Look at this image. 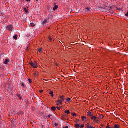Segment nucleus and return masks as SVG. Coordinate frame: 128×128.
<instances>
[{
	"label": "nucleus",
	"mask_w": 128,
	"mask_h": 128,
	"mask_svg": "<svg viewBox=\"0 0 128 128\" xmlns=\"http://www.w3.org/2000/svg\"><path fill=\"white\" fill-rule=\"evenodd\" d=\"M86 10L87 11V12H90V8H86Z\"/></svg>",
	"instance_id": "nucleus-31"
},
{
	"label": "nucleus",
	"mask_w": 128,
	"mask_h": 128,
	"mask_svg": "<svg viewBox=\"0 0 128 128\" xmlns=\"http://www.w3.org/2000/svg\"><path fill=\"white\" fill-rule=\"evenodd\" d=\"M42 128H44V125L42 126Z\"/></svg>",
	"instance_id": "nucleus-45"
},
{
	"label": "nucleus",
	"mask_w": 128,
	"mask_h": 128,
	"mask_svg": "<svg viewBox=\"0 0 128 128\" xmlns=\"http://www.w3.org/2000/svg\"><path fill=\"white\" fill-rule=\"evenodd\" d=\"M54 64L56 66H58V63H54Z\"/></svg>",
	"instance_id": "nucleus-34"
},
{
	"label": "nucleus",
	"mask_w": 128,
	"mask_h": 128,
	"mask_svg": "<svg viewBox=\"0 0 128 128\" xmlns=\"http://www.w3.org/2000/svg\"><path fill=\"white\" fill-rule=\"evenodd\" d=\"M52 112H56V108L54 106L52 107Z\"/></svg>",
	"instance_id": "nucleus-9"
},
{
	"label": "nucleus",
	"mask_w": 128,
	"mask_h": 128,
	"mask_svg": "<svg viewBox=\"0 0 128 128\" xmlns=\"http://www.w3.org/2000/svg\"><path fill=\"white\" fill-rule=\"evenodd\" d=\"M49 40L51 42H54V40H52V38H50V36L49 37Z\"/></svg>",
	"instance_id": "nucleus-21"
},
{
	"label": "nucleus",
	"mask_w": 128,
	"mask_h": 128,
	"mask_svg": "<svg viewBox=\"0 0 128 128\" xmlns=\"http://www.w3.org/2000/svg\"><path fill=\"white\" fill-rule=\"evenodd\" d=\"M34 76L36 78L38 76V73L36 72L34 74Z\"/></svg>",
	"instance_id": "nucleus-28"
},
{
	"label": "nucleus",
	"mask_w": 128,
	"mask_h": 128,
	"mask_svg": "<svg viewBox=\"0 0 128 128\" xmlns=\"http://www.w3.org/2000/svg\"><path fill=\"white\" fill-rule=\"evenodd\" d=\"M6 28H8V30L10 32L12 30V28H13L12 26L10 25V26H7Z\"/></svg>",
	"instance_id": "nucleus-3"
},
{
	"label": "nucleus",
	"mask_w": 128,
	"mask_h": 128,
	"mask_svg": "<svg viewBox=\"0 0 128 128\" xmlns=\"http://www.w3.org/2000/svg\"><path fill=\"white\" fill-rule=\"evenodd\" d=\"M62 118H64V115H62Z\"/></svg>",
	"instance_id": "nucleus-43"
},
{
	"label": "nucleus",
	"mask_w": 128,
	"mask_h": 128,
	"mask_svg": "<svg viewBox=\"0 0 128 128\" xmlns=\"http://www.w3.org/2000/svg\"><path fill=\"white\" fill-rule=\"evenodd\" d=\"M72 116L74 118V116H77L76 114V113H71Z\"/></svg>",
	"instance_id": "nucleus-19"
},
{
	"label": "nucleus",
	"mask_w": 128,
	"mask_h": 128,
	"mask_svg": "<svg viewBox=\"0 0 128 128\" xmlns=\"http://www.w3.org/2000/svg\"><path fill=\"white\" fill-rule=\"evenodd\" d=\"M126 16H128V12H127V14H125Z\"/></svg>",
	"instance_id": "nucleus-36"
},
{
	"label": "nucleus",
	"mask_w": 128,
	"mask_h": 128,
	"mask_svg": "<svg viewBox=\"0 0 128 128\" xmlns=\"http://www.w3.org/2000/svg\"><path fill=\"white\" fill-rule=\"evenodd\" d=\"M80 124H75V128H80Z\"/></svg>",
	"instance_id": "nucleus-13"
},
{
	"label": "nucleus",
	"mask_w": 128,
	"mask_h": 128,
	"mask_svg": "<svg viewBox=\"0 0 128 128\" xmlns=\"http://www.w3.org/2000/svg\"><path fill=\"white\" fill-rule=\"evenodd\" d=\"M60 98H61L62 100L64 98V96H60Z\"/></svg>",
	"instance_id": "nucleus-27"
},
{
	"label": "nucleus",
	"mask_w": 128,
	"mask_h": 128,
	"mask_svg": "<svg viewBox=\"0 0 128 128\" xmlns=\"http://www.w3.org/2000/svg\"><path fill=\"white\" fill-rule=\"evenodd\" d=\"M24 10L26 12L28 13V10H26V8H24Z\"/></svg>",
	"instance_id": "nucleus-23"
},
{
	"label": "nucleus",
	"mask_w": 128,
	"mask_h": 128,
	"mask_svg": "<svg viewBox=\"0 0 128 128\" xmlns=\"http://www.w3.org/2000/svg\"><path fill=\"white\" fill-rule=\"evenodd\" d=\"M78 122H80V120H78V119H76V120H75V122H76V124H78Z\"/></svg>",
	"instance_id": "nucleus-26"
},
{
	"label": "nucleus",
	"mask_w": 128,
	"mask_h": 128,
	"mask_svg": "<svg viewBox=\"0 0 128 128\" xmlns=\"http://www.w3.org/2000/svg\"><path fill=\"white\" fill-rule=\"evenodd\" d=\"M28 82L30 84H32V80L30 78L28 79Z\"/></svg>",
	"instance_id": "nucleus-22"
},
{
	"label": "nucleus",
	"mask_w": 128,
	"mask_h": 128,
	"mask_svg": "<svg viewBox=\"0 0 128 128\" xmlns=\"http://www.w3.org/2000/svg\"><path fill=\"white\" fill-rule=\"evenodd\" d=\"M22 86L24 87V88H26V86L24 85V83H22V84H21Z\"/></svg>",
	"instance_id": "nucleus-25"
},
{
	"label": "nucleus",
	"mask_w": 128,
	"mask_h": 128,
	"mask_svg": "<svg viewBox=\"0 0 128 128\" xmlns=\"http://www.w3.org/2000/svg\"><path fill=\"white\" fill-rule=\"evenodd\" d=\"M66 102H72V99L70 98H68L66 99Z\"/></svg>",
	"instance_id": "nucleus-11"
},
{
	"label": "nucleus",
	"mask_w": 128,
	"mask_h": 128,
	"mask_svg": "<svg viewBox=\"0 0 128 128\" xmlns=\"http://www.w3.org/2000/svg\"><path fill=\"white\" fill-rule=\"evenodd\" d=\"M104 118V115L102 114H100V116L98 118L99 120H102V118Z\"/></svg>",
	"instance_id": "nucleus-6"
},
{
	"label": "nucleus",
	"mask_w": 128,
	"mask_h": 128,
	"mask_svg": "<svg viewBox=\"0 0 128 128\" xmlns=\"http://www.w3.org/2000/svg\"><path fill=\"white\" fill-rule=\"evenodd\" d=\"M50 94L51 96H52V98H54V92L51 91L50 92Z\"/></svg>",
	"instance_id": "nucleus-17"
},
{
	"label": "nucleus",
	"mask_w": 128,
	"mask_h": 128,
	"mask_svg": "<svg viewBox=\"0 0 128 128\" xmlns=\"http://www.w3.org/2000/svg\"><path fill=\"white\" fill-rule=\"evenodd\" d=\"M18 98H20V100H22V97H20V95H19Z\"/></svg>",
	"instance_id": "nucleus-37"
},
{
	"label": "nucleus",
	"mask_w": 128,
	"mask_h": 128,
	"mask_svg": "<svg viewBox=\"0 0 128 128\" xmlns=\"http://www.w3.org/2000/svg\"><path fill=\"white\" fill-rule=\"evenodd\" d=\"M30 64V66H32L33 68H38V66H37L36 62H34V63L32 62Z\"/></svg>",
	"instance_id": "nucleus-1"
},
{
	"label": "nucleus",
	"mask_w": 128,
	"mask_h": 128,
	"mask_svg": "<svg viewBox=\"0 0 128 128\" xmlns=\"http://www.w3.org/2000/svg\"><path fill=\"white\" fill-rule=\"evenodd\" d=\"M40 94H42V92H44V90H40Z\"/></svg>",
	"instance_id": "nucleus-33"
},
{
	"label": "nucleus",
	"mask_w": 128,
	"mask_h": 128,
	"mask_svg": "<svg viewBox=\"0 0 128 128\" xmlns=\"http://www.w3.org/2000/svg\"><path fill=\"white\" fill-rule=\"evenodd\" d=\"M36 2H38V0H36Z\"/></svg>",
	"instance_id": "nucleus-44"
},
{
	"label": "nucleus",
	"mask_w": 128,
	"mask_h": 128,
	"mask_svg": "<svg viewBox=\"0 0 128 128\" xmlns=\"http://www.w3.org/2000/svg\"><path fill=\"white\" fill-rule=\"evenodd\" d=\"M64 128H68V126H66V127H64Z\"/></svg>",
	"instance_id": "nucleus-41"
},
{
	"label": "nucleus",
	"mask_w": 128,
	"mask_h": 128,
	"mask_svg": "<svg viewBox=\"0 0 128 128\" xmlns=\"http://www.w3.org/2000/svg\"><path fill=\"white\" fill-rule=\"evenodd\" d=\"M64 113L67 114H70V110H66L64 112Z\"/></svg>",
	"instance_id": "nucleus-12"
},
{
	"label": "nucleus",
	"mask_w": 128,
	"mask_h": 128,
	"mask_svg": "<svg viewBox=\"0 0 128 128\" xmlns=\"http://www.w3.org/2000/svg\"><path fill=\"white\" fill-rule=\"evenodd\" d=\"M114 128H120V125L116 124H114Z\"/></svg>",
	"instance_id": "nucleus-15"
},
{
	"label": "nucleus",
	"mask_w": 128,
	"mask_h": 128,
	"mask_svg": "<svg viewBox=\"0 0 128 128\" xmlns=\"http://www.w3.org/2000/svg\"><path fill=\"white\" fill-rule=\"evenodd\" d=\"M106 128H110V127L109 126H106Z\"/></svg>",
	"instance_id": "nucleus-40"
},
{
	"label": "nucleus",
	"mask_w": 128,
	"mask_h": 128,
	"mask_svg": "<svg viewBox=\"0 0 128 128\" xmlns=\"http://www.w3.org/2000/svg\"><path fill=\"white\" fill-rule=\"evenodd\" d=\"M14 40H18V35H16L15 36H14Z\"/></svg>",
	"instance_id": "nucleus-18"
},
{
	"label": "nucleus",
	"mask_w": 128,
	"mask_h": 128,
	"mask_svg": "<svg viewBox=\"0 0 128 128\" xmlns=\"http://www.w3.org/2000/svg\"><path fill=\"white\" fill-rule=\"evenodd\" d=\"M62 102H64V98H63V99H62Z\"/></svg>",
	"instance_id": "nucleus-38"
},
{
	"label": "nucleus",
	"mask_w": 128,
	"mask_h": 128,
	"mask_svg": "<svg viewBox=\"0 0 128 128\" xmlns=\"http://www.w3.org/2000/svg\"><path fill=\"white\" fill-rule=\"evenodd\" d=\"M86 128H94V126H90V124H86Z\"/></svg>",
	"instance_id": "nucleus-5"
},
{
	"label": "nucleus",
	"mask_w": 128,
	"mask_h": 128,
	"mask_svg": "<svg viewBox=\"0 0 128 128\" xmlns=\"http://www.w3.org/2000/svg\"><path fill=\"white\" fill-rule=\"evenodd\" d=\"M26 2H30V0H26Z\"/></svg>",
	"instance_id": "nucleus-42"
},
{
	"label": "nucleus",
	"mask_w": 128,
	"mask_h": 128,
	"mask_svg": "<svg viewBox=\"0 0 128 128\" xmlns=\"http://www.w3.org/2000/svg\"><path fill=\"white\" fill-rule=\"evenodd\" d=\"M82 120H86L87 118H86V117L84 116H82Z\"/></svg>",
	"instance_id": "nucleus-16"
},
{
	"label": "nucleus",
	"mask_w": 128,
	"mask_h": 128,
	"mask_svg": "<svg viewBox=\"0 0 128 128\" xmlns=\"http://www.w3.org/2000/svg\"><path fill=\"white\" fill-rule=\"evenodd\" d=\"M84 128V124H82L81 126H80V128Z\"/></svg>",
	"instance_id": "nucleus-29"
},
{
	"label": "nucleus",
	"mask_w": 128,
	"mask_h": 128,
	"mask_svg": "<svg viewBox=\"0 0 128 128\" xmlns=\"http://www.w3.org/2000/svg\"><path fill=\"white\" fill-rule=\"evenodd\" d=\"M61 108H62V107H61Z\"/></svg>",
	"instance_id": "nucleus-46"
},
{
	"label": "nucleus",
	"mask_w": 128,
	"mask_h": 128,
	"mask_svg": "<svg viewBox=\"0 0 128 128\" xmlns=\"http://www.w3.org/2000/svg\"><path fill=\"white\" fill-rule=\"evenodd\" d=\"M56 108H58V110H60V108H59L58 106L56 107Z\"/></svg>",
	"instance_id": "nucleus-32"
},
{
	"label": "nucleus",
	"mask_w": 128,
	"mask_h": 128,
	"mask_svg": "<svg viewBox=\"0 0 128 128\" xmlns=\"http://www.w3.org/2000/svg\"><path fill=\"white\" fill-rule=\"evenodd\" d=\"M91 118L92 120H96V117L94 116V115L92 116Z\"/></svg>",
	"instance_id": "nucleus-7"
},
{
	"label": "nucleus",
	"mask_w": 128,
	"mask_h": 128,
	"mask_svg": "<svg viewBox=\"0 0 128 128\" xmlns=\"http://www.w3.org/2000/svg\"><path fill=\"white\" fill-rule=\"evenodd\" d=\"M60 104H62V100H57L56 106H60Z\"/></svg>",
	"instance_id": "nucleus-2"
},
{
	"label": "nucleus",
	"mask_w": 128,
	"mask_h": 128,
	"mask_svg": "<svg viewBox=\"0 0 128 128\" xmlns=\"http://www.w3.org/2000/svg\"><path fill=\"white\" fill-rule=\"evenodd\" d=\"M8 62H10V60H8V59H6L4 61V64H8Z\"/></svg>",
	"instance_id": "nucleus-14"
},
{
	"label": "nucleus",
	"mask_w": 128,
	"mask_h": 128,
	"mask_svg": "<svg viewBox=\"0 0 128 128\" xmlns=\"http://www.w3.org/2000/svg\"><path fill=\"white\" fill-rule=\"evenodd\" d=\"M48 22V20H45L44 22H43V24H47Z\"/></svg>",
	"instance_id": "nucleus-24"
},
{
	"label": "nucleus",
	"mask_w": 128,
	"mask_h": 128,
	"mask_svg": "<svg viewBox=\"0 0 128 128\" xmlns=\"http://www.w3.org/2000/svg\"><path fill=\"white\" fill-rule=\"evenodd\" d=\"M87 116H90H90H94V114H92V112H90V111L89 112H88L87 113Z\"/></svg>",
	"instance_id": "nucleus-4"
},
{
	"label": "nucleus",
	"mask_w": 128,
	"mask_h": 128,
	"mask_svg": "<svg viewBox=\"0 0 128 128\" xmlns=\"http://www.w3.org/2000/svg\"><path fill=\"white\" fill-rule=\"evenodd\" d=\"M28 48H30V44L28 45V48H26L27 52H28V50H30L28 49Z\"/></svg>",
	"instance_id": "nucleus-30"
},
{
	"label": "nucleus",
	"mask_w": 128,
	"mask_h": 128,
	"mask_svg": "<svg viewBox=\"0 0 128 128\" xmlns=\"http://www.w3.org/2000/svg\"><path fill=\"white\" fill-rule=\"evenodd\" d=\"M58 8V6L55 5L54 8H53V10H56Z\"/></svg>",
	"instance_id": "nucleus-10"
},
{
	"label": "nucleus",
	"mask_w": 128,
	"mask_h": 128,
	"mask_svg": "<svg viewBox=\"0 0 128 128\" xmlns=\"http://www.w3.org/2000/svg\"><path fill=\"white\" fill-rule=\"evenodd\" d=\"M48 118H50V115H49V116H48Z\"/></svg>",
	"instance_id": "nucleus-39"
},
{
	"label": "nucleus",
	"mask_w": 128,
	"mask_h": 128,
	"mask_svg": "<svg viewBox=\"0 0 128 128\" xmlns=\"http://www.w3.org/2000/svg\"><path fill=\"white\" fill-rule=\"evenodd\" d=\"M30 25L32 26V28H34V26H36V24H34V23H31Z\"/></svg>",
	"instance_id": "nucleus-20"
},
{
	"label": "nucleus",
	"mask_w": 128,
	"mask_h": 128,
	"mask_svg": "<svg viewBox=\"0 0 128 128\" xmlns=\"http://www.w3.org/2000/svg\"><path fill=\"white\" fill-rule=\"evenodd\" d=\"M54 126H58V124H54Z\"/></svg>",
	"instance_id": "nucleus-35"
},
{
	"label": "nucleus",
	"mask_w": 128,
	"mask_h": 128,
	"mask_svg": "<svg viewBox=\"0 0 128 128\" xmlns=\"http://www.w3.org/2000/svg\"><path fill=\"white\" fill-rule=\"evenodd\" d=\"M38 50V52H40V54H42V48H40Z\"/></svg>",
	"instance_id": "nucleus-8"
}]
</instances>
